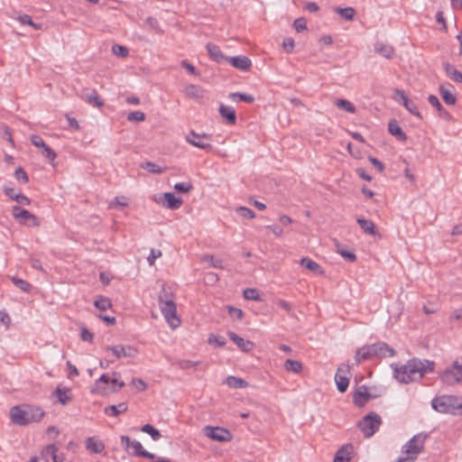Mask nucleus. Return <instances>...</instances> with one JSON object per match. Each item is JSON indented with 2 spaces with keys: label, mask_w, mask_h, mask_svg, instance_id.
<instances>
[{
  "label": "nucleus",
  "mask_w": 462,
  "mask_h": 462,
  "mask_svg": "<svg viewBox=\"0 0 462 462\" xmlns=\"http://www.w3.org/2000/svg\"><path fill=\"white\" fill-rule=\"evenodd\" d=\"M356 222L358 223V225L360 226V227L363 229V231L365 234L371 235V236L377 235V230H376L375 225L374 224V222L372 220H368V219H365L363 217H358L356 219Z\"/></svg>",
  "instance_id": "26"
},
{
  "label": "nucleus",
  "mask_w": 462,
  "mask_h": 462,
  "mask_svg": "<svg viewBox=\"0 0 462 462\" xmlns=\"http://www.w3.org/2000/svg\"><path fill=\"white\" fill-rule=\"evenodd\" d=\"M244 298L249 300L261 301L262 298L258 291L254 288H247L243 292Z\"/></svg>",
  "instance_id": "42"
},
{
  "label": "nucleus",
  "mask_w": 462,
  "mask_h": 462,
  "mask_svg": "<svg viewBox=\"0 0 462 462\" xmlns=\"http://www.w3.org/2000/svg\"><path fill=\"white\" fill-rule=\"evenodd\" d=\"M226 61L241 71H248L252 67L251 60L244 55L228 57Z\"/></svg>",
  "instance_id": "15"
},
{
  "label": "nucleus",
  "mask_w": 462,
  "mask_h": 462,
  "mask_svg": "<svg viewBox=\"0 0 462 462\" xmlns=\"http://www.w3.org/2000/svg\"><path fill=\"white\" fill-rule=\"evenodd\" d=\"M204 433L208 438L220 442L229 441L232 438L230 431L221 427L206 426Z\"/></svg>",
  "instance_id": "13"
},
{
  "label": "nucleus",
  "mask_w": 462,
  "mask_h": 462,
  "mask_svg": "<svg viewBox=\"0 0 462 462\" xmlns=\"http://www.w3.org/2000/svg\"><path fill=\"white\" fill-rule=\"evenodd\" d=\"M300 265L305 267L306 269L315 273H323V270L321 266L309 257H302L300 262Z\"/></svg>",
  "instance_id": "28"
},
{
  "label": "nucleus",
  "mask_w": 462,
  "mask_h": 462,
  "mask_svg": "<svg viewBox=\"0 0 462 462\" xmlns=\"http://www.w3.org/2000/svg\"><path fill=\"white\" fill-rule=\"evenodd\" d=\"M428 101L430 104V106L437 108V110L440 113V115H446V116L448 115V113L443 108L439 99L436 96L430 95L428 97Z\"/></svg>",
  "instance_id": "46"
},
{
  "label": "nucleus",
  "mask_w": 462,
  "mask_h": 462,
  "mask_svg": "<svg viewBox=\"0 0 462 462\" xmlns=\"http://www.w3.org/2000/svg\"><path fill=\"white\" fill-rule=\"evenodd\" d=\"M218 113L228 125H234L236 124V113L233 106L221 104L218 107Z\"/></svg>",
  "instance_id": "17"
},
{
  "label": "nucleus",
  "mask_w": 462,
  "mask_h": 462,
  "mask_svg": "<svg viewBox=\"0 0 462 462\" xmlns=\"http://www.w3.org/2000/svg\"><path fill=\"white\" fill-rule=\"evenodd\" d=\"M226 383L234 389H244L248 386V383L245 380L233 375L226 377Z\"/></svg>",
  "instance_id": "30"
},
{
  "label": "nucleus",
  "mask_w": 462,
  "mask_h": 462,
  "mask_svg": "<svg viewBox=\"0 0 462 462\" xmlns=\"http://www.w3.org/2000/svg\"><path fill=\"white\" fill-rule=\"evenodd\" d=\"M228 97L233 101H244L248 104H251L254 101V97L252 95L246 93L233 92L230 93Z\"/></svg>",
  "instance_id": "36"
},
{
  "label": "nucleus",
  "mask_w": 462,
  "mask_h": 462,
  "mask_svg": "<svg viewBox=\"0 0 462 462\" xmlns=\"http://www.w3.org/2000/svg\"><path fill=\"white\" fill-rule=\"evenodd\" d=\"M388 131L389 133L395 136L397 140L405 142L407 140L406 134L400 127L398 122L396 120H391L388 124Z\"/></svg>",
  "instance_id": "21"
},
{
  "label": "nucleus",
  "mask_w": 462,
  "mask_h": 462,
  "mask_svg": "<svg viewBox=\"0 0 462 462\" xmlns=\"http://www.w3.org/2000/svg\"><path fill=\"white\" fill-rule=\"evenodd\" d=\"M86 448L92 453L99 454L105 449V444L95 437H89L86 440Z\"/></svg>",
  "instance_id": "23"
},
{
  "label": "nucleus",
  "mask_w": 462,
  "mask_h": 462,
  "mask_svg": "<svg viewBox=\"0 0 462 462\" xmlns=\"http://www.w3.org/2000/svg\"><path fill=\"white\" fill-rule=\"evenodd\" d=\"M152 200L165 208L171 210L179 209L183 204L180 197H176L172 192H165L161 195H154Z\"/></svg>",
  "instance_id": "11"
},
{
  "label": "nucleus",
  "mask_w": 462,
  "mask_h": 462,
  "mask_svg": "<svg viewBox=\"0 0 462 462\" xmlns=\"http://www.w3.org/2000/svg\"><path fill=\"white\" fill-rule=\"evenodd\" d=\"M14 177L16 178L17 180H20L23 183H27L29 181V178H28L26 171L21 167H18L14 171Z\"/></svg>",
  "instance_id": "54"
},
{
  "label": "nucleus",
  "mask_w": 462,
  "mask_h": 462,
  "mask_svg": "<svg viewBox=\"0 0 462 462\" xmlns=\"http://www.w3.org/2000/svg\"><path fill=\"white\" fill-rule=\"evenodd\" d=\"M127 411V405L125 402H121L117 405H109L105 408L104 412L107 416L117 417L121 413Z\"/></svg>",
  "instance_id": "27"
},
{
  "label": "nucleus",
  "mask_w": 462,
  "mask_h": 462,
  "mask_svg": "<svg viewBox=\"0 0 462 462\" xmlns=\"http://www.w3.org/2000/svg\"><path fill=\"white\" fill-rule=\"evenodd\" d=\"M393 93V98L396 102L402 104L404 107L408 106L409 102H411V99L408 98L403 90L396 88L394 89Z\"/></svg>",
  "instance_id": "40"
},
{
  "label": "nucleus",
  "mask_w": 462,
  "mask_h": 462,
  "mask_svg": "<svg viewBox=\"0 0 462 462\" xmlns=\"http://www.w3.org/2000/svg\"><path fill=\"white\" fill-rule=\"evenodd\" d=\"M142 168L144 169V170H147L149 172H152V173H162V169L152 162H145L142 164Z\"/></svg>",
  "instance_id": "50"
},
{
  "label": "nucleus",
  "mask_w": 462,
  "mask_h": 462,
  "mask_svg": "<svg viewBox=\"0 0 462 462\" xmlns=\"http://www.w3.org/2000/svg\"><path fill=\"white\" fill-rule=\"evenodd\" d=\"M53 395L57 397L59 402L62 405H66L72 400L70 390L69 388L57 387L53 393Z\"/></svg>",
  "instance_id": "24"
},
{
  "label": "nucleus",
  "mask_w": 462,
  "mask_h": 462,
  "mask_svg": "<svg viewBox=\"0 0 462 462\" xmlns=\"http://www.w3.org/2000/svg\"><path fill=\"white\" fill-rule=\"evenodd\" d=\"M434 362L413 358L404 365L394 368V377L401 383H409L420 379L425 374L433 371Z\"/></svg>",
  "instance_id": "1"
},
{
  "label": "nucleus",
  "mask_w": 462,
  "mask_h": 462,
  "mask_svg": "<svg viewBox=\"0 0 462 462\" xmlns=\"http://www.w3.org/2000/svg\"><path fill=\"white\" fill-rule=\"evenodd\" d=\"M12 420L21 426L40 421L44 416V411L39 406H25L21 408L14 406L10 411Z\"/></svg>",
  "instance_id": "3"
},
{
  "label": "nucleus",
  "mask_w": 462,
  "mask_h": 462,
  "mask_svg": "<svg viewBox=\"0 0 462 462\" xmlns=\"http://www.w3.org/2000/svg\"><path fill=\"white\" fill-rule=\"evenodd\" d=\"M354 447L352 444L342 446L336 453L333 462H349L352 458Z\"/></svg>",
  "instance_id": "18"
},
{
  "label": "nucleus",
  "mask_w": 462,
  "mask_h": 462,
  "mask_svg": "<svg viewBox=\"0 0 462 462\" xmlns=\"http://www.w3.org/2000/svg\"><path fill=\"white\" fill-rule=\"evenodd\" d=\"M42 154L47 158L49 159L51 162H53L56 157H57V154L56 152L50 147L46 144V146L42 149Z\"/></svg>",
  "instance_id": "60"
},
{
  "label": "nucleus",
  "mask_w": 462,
  "mask_h": 462,
  "mask_svg": "<svg viewBox=\"0 0 462 462\" xmlns=\"http://www.w3.org/2000/svg\"><path fill=\"white\" fill-rule=\"evenodd\" d=\"M208 342V344H215L218 346H224L226 345V340L223 337L216 336L214 334L209 335Z\"/></svg>",
  "instance_id": "55"
},
{
  "label": "nucleus",
  "mask_w": 462,
  "mask_h": 462,
  "mask_svg": "<svg viewBox=\"0 0 462 462\" xmlns=\"http://www.w3.org/2000/svg\"><path fill=\"white\" fill-rule=\"evenodd\" d=\"M58 447L56 444H51L45 448L46 455L52 458L53 462H63V456L58 454Z\"/></svg>",
  "instance_id": "35"
},
{
  "label": "nucleus",
  "mask_w": 462,
  "mask_h": 462,
  "mask_svg": "<svg viewBox=\"0 0 462 462\" xmlns=\"http://www.w3.org/2000/svg\"><path fill=\"white\" fill-rule=\"evenodd\" d=\"M338 253L343 258H345L346 261L350 263H353L356 260V255L352 252L342 249L339 250Z\"/></svg>",
  "instance_id": "61"
},
{
  "label": "nucleus",
  "mask_w": 462,
  "mask_h": 462,
  "mask_svg": "<svg viewBox=\"0 0 462 462\" xmlns=\"http://www.w3.org/2000/svg\"><path fill=\"white\" fill-rule=\"evenodd\" d=\"M335 105L339 108L343 109L348 113L355 114L356 106L348 100L338 98L335 100Z\"/></svg>",
  "instance_id": "37"
},
{
  "label": "nucleus",
  "mask_w": 462,
  "mask_h": 462,
  "mask_svg": "<svg viewBox=\"0 0 462 462\" xmlns=\"http://www.w3.org/2000/svg\"><path fill=\"white\" fill-rule=\"evenodd\" d=\"M132 384L140 392H143L147 388V383L140 378L133 379Z\"/></svg>",
  "instance_id": "62"
},
{
  "label": "nucleus",
  "mask_w": 462,
  "mask_h": 462,
  "mask_svg": "<svg viewBox=\"0 0 462 462\" xmlns=\"http://www.w3.org/2000/svg\"><path fill=\"white\" fill-rule=\"evenodd\" d=\"M187 143L191 144L194 147L210 151L212 149V145L210 143L211 135L206 133L198 134L195 131L191 130L185 137Z\"/></svg>",
  "instance_id": "10"
},
{
  "label": "nucleus",
  "mask_w": 462,
  "mask_h": 462,
  "mask_svg": "<svg viewBox=\"0 0 462 462\" xmlns=\"http://www.w3.org/2000/svg\"><path fill=\"white\" fill-rule=\"evenodd\" d=\"M374 51L386 59H392L394 53V49L389 44L376 42L374 45Z\"/></svg>",
  "instance_id": "25"
},
{
  "label": "nucleus",
  "mask_w": 462,
  "mask_h": 462,
  "mask_svg": "<svg viewBox=\"0 0 462 462\" xmlns=\"http://www.w3.org/2000/svg\"><path fill=\"white\" fill-rule=\"evenodd\" d=\"M396 354L395 350L385 342H376L371 345H365L356 351L355 361L357 365L364 361L381 360L383 358L393 357Z\"/></svg>",
  "instance_id": "2"
},
{
  "label": "nucleus",
  "mask_w": 462,
  "mask_h": 462,
  "mask_svg": "<svg viewBox=\"0 0 462 462\" xmlns=\"http://www.w3.org/2000/svg\"><path fill=\"white\" fill-rule=\"evenodd\" d=\"M199 364V361H192L188 359H181L177 362V365L182 370H188L191 368L196 369Z\"/></svg>",
  "instance_id": "44"
},
{
  "label": "nucleus",
  "mask_w": 462,
  "mask_h": 462,
  "mask_svg": "<svg viewBox=\"0 0 462 462\" xmlns=\"http://www.w3.org/2000/svg\"><path fill=\"white\" fill-rule=\"evenodd\" d=\"M381 424V417L374 412H370L358 423V427L365 437L370 438L378 430Z\"/></svg>",
  "instance_id": "9"
},
{
  "label": "nucleus",
  "mask_w": 462,
  "mask_h": 462,
  "mask_svg": "<svg viewBox=\"0 0 462 462\" xmlns=\"http://www.w3.org/2000/svg\"><path fill=\"white\" fill-rule=\"evenodd\" d=\"M159 306L169 325L172 328H178L180 325V319L177 317L176 305L173 300L168 298L164 299V296L160 295Z\"/></svg>",
  "instance_id": "8"
},
{
  "label": "nucleus",
  "mask_w": 462,
  "mask_h": 462,
  "mask_svg": "<svg viewBox=\"0 0 462 462\" xmlns=\"http://www.w3.org/2000/svg\"><path fill=\"white\" fill-rule=\"evenodd\" d=\"M106 351H111L116 358L134 357L137 355V349L132 346L116 345L106 346Z\"/></svg>",
  "instance_id": "14"
},
{
  "label": "nucleus",
  "mask_w": 462,
  "mask_h": 462,
  "mask_svg": "<svg viewBox=\"0 0 462 462\" xmlns=\"http://www.w3.org/2000/svg\"><path fill=\"white\" fill-rule=\"evenodd\" d=\"M17 20L22 23V24H27V25H30L32 26V28H34L35 30H38V29H41V24H37L35 23L32 17L28 14H22V15H19Z\"/></svg>",
  "instance_id": "48"
},
{
  "label": "nucleus",
  "mask_w": 462,
  "mask_h": 462,
  "mask_svg": "<svg viewBox=\"0 0 462 462\" xmlns=\"http://www.w3.org/2000/svg\"><path fill=\"white\" fill-rule=\"evenodd\" d=\"M141 430L143 432H145L147 434H149L151 436V438L153 439V440H159L161 438H162V434L160 432V430H158L157 429H155L152 425L151 424H145L142 427Z\"/></svg>",
  "instance_id": "39"
},
{
  "label": "nucleus",
  "mask_w": 462,
  "mask_h": 462,
  "mask_svg": "<svg viewBox=\"0 0 462 462\" xmlns=\"http://www.w3.org/2000/svg\"><path fill=\"white\" fill-rule=\"evenodd\" d=\"M228 337L244 352H249L253 349L254 343L250 340H245L233 331L227 333Z\"/></svg>",
  "instance_id": "19"
},
{
  "label": "nucleus",
  "mask_w": 462,
  "mask_h": 462,
  "mask_svg": "<svg viewBox=\"0 0 462 462\" xmlns=\"http://www.w3.org/2000/svg\"><path fill=\"white\" fill-rule=\"evenodd\" d=\"M431 407L440 413L462 414V399L456 395H441L431 401Z\"/></svg>",
  "instance_id": "5"
},
{
  "label": "nucleus",
  "mask_w": 462,
  "mask_h": 462,
  "mask_svg": "<svg viewBox=\"0 0 462 462\" xmlns=\"http://www.w3.org/2000/svg\"><path fill=\"white\" fill-rule=\"evenodd\" d=\"M441 382L447 385H454L462 381V357L452 362L439 375Z\"/></svg>",
  "instance_id": "7"
},
{
  "label": "nucleus",
  "mask_w": 462,
  "mask_h": 462,
  "mask_svg": "<svg viewBox=\"0 0 462 462\" xmlns=\"http://www.w3.org/2000/svg\"><path fill=\"white\" fill-rule=\"evenodd\" d=\"M94 305L97 309L100 310H106L112 306L110 300L102 296L98 297L95 300Z\"/></svg>",
  "instance_id": "45"
},
{
  "label": "nucleus",
  "mask_w": 462,
  "mask_h": 462,
  "mask_svg": "<svg viewBox=\"0 0 462 462\" xmlns=\"http://www.w3.org/2000/svg\"><path fill=\"white\" fill-rule=\"evenodd\" d=\"M284 369L287 372L300 374L302 370V364L298 360L287 359L284 362Z\"/></svg>",
  "instance_id": "32"
},
{
  "label": "nucleus",
  "mask_w": 462,
  "mask_h": 462,
  "mask_svg": "<svg viewBox=\"0 0 462 462\" xmlns=\"http://www.w3.org/2000/svg\"><path fill=\"white\" fill-rule=\"evenodd\" d=\"M12 214L13 217L23 225H27L29 226H38L40 225L37 217L33 214L18 206L13 207Z\"/></svg>",
  "instance_id": "12"
},
{
  "label": "nucleus",
  "mask_w": 462,
  "mask_h": 462,
  "mask_svg": "<svg viewBox=\"0 0 462 462\" xmlns=\"http://www.w3.org/2000/svg\"><path fill=\"white\" fill-rule=\"evenodd\" d=\"M12 282L17 288H19L20 290H22L24 292H28L32 289V285L28 282H26L23 279H20L17 277H12Z\"/></svg>",
  "instance_id": "47"
},
{
  "label": "nucleus",
  "mask_w": 462,
  "mask_h": 462,
  "mask_svg": "<svg viewBox=\"0 0 462 462\" xmlns=\"http://www.w3.org/2000/svg\"><path fill=\"white\" fill-rule=\"evenodd\" d=\"M174 189L179 192L188 193L193 189V186L190 182H177Z\"/></svg>",
  "instance_id": "53"
},
{
  "label": "nucleus",
  "mask_w": 462,
  "mask_h": 462,
  "mask_svg": "<svg viewBox=\"0 0 462 462\" xmlns=\"http://www.w3.org/2000/svg\"><path fill=\"white\" fill-rule=\"evenodd\" d=\"M81 98L88 104L96 107L104 106V101L100 98L96 89H92L90 92L81 96Z\"/></svg>",
  "instance_id": "22"
},
{
  "label": "nucleus",
  "mask_w": 462,
  "mask_h": 462,
  "mask_svg": "<svg viewBox=\"0 0 462 462\" xmlns=\"http://www.w3.org/2000/svg\"><path fill=\"white\" fill-rule=\"evenodd\" d=\"M30 139H31V143L35 147L43 149L46 146L45 142L43 141V139L40 135L32 134V135H31Z\"/></svg>",
  "instance_id": "57"
},
{
  "label": "nucleus",
  "mask_w": 462,
  "mask_h": 462,
  "mask_svg": "<svg viewBox=\"0 0 462 462\" xmlns=\"http://www.w3.org/2000/svg\"><path fill=\"white\" fill-rule=\"evenodd\" d=\"M144 119H145V115L142 111H134V112H130L127 115V120L130 122H134V121L142 122Z\"/></svg>",
  "instance_id": "52"
},
{
  "label": "nucleus",
  "mask_w": 462,
  "mask_h": 462,
  "mask_svg": "<svg viewBox=\"0 0 462 462\" xmlns=\"http://www.w3.org/2000/svg\"><path fill=\"white\" fill-rule=\"evenodd\" d=\"M125 386L123 381L117 378H110L107 374H103L98 379L96 380L91 393L98 395H107L110 393H117L121 388Z\"/></svg>",
  "instance_id": "6"
},
{
  "label": "nucleus",
  "mask_w": 462,
  "mask_h": 462,
  "mask_svg": "<svg viewBox=\"0 0 462 462\" xmlns=\"http://www.w3.org/2000/svg\"><path fill=\"white\" fill-rule=\"evenodd\" d=\"M80 338L83 341L90 342L93 339V334L87 328H81Z\"/></svg>",
  "instance_id": "63"
},
{
  "label": "nucleus",
  "mask_w": 462,
  "mask_h": 462,
  "mask_svg": "<svg viewBox=\"0 0 462 462\" xmlns=\"http://www.w3.org/2000/svg\"><path fill=\"white\" fill-rule=\"evenodd\" d=\"M293 26L297 32H301L307 29V22L304 18H298L294 21Z\"/></svg>",
  "instance_id": "59"
},
{
  "label": "nucleus",
  "mask_w": 462,
  "mask_h": 462,
  "mask_svg": "<svg viewBox=\"0 0 462 462\" xmlns=\"http://www.w3.org/2000/svg\"><path fill=\"white\" fill-rule=\"evenodd\" d=\"M207 51L211 60L217 62L226 61L228 57H226L221 51L220 48L217 45L208 43Z\"/></svg>",
  "instance_id": "20"
},
{
  "label": "nucleus",
  "mask_w": 462,
  "mask_h": 462,
  "mask_svg": "<svg viewBox=\"0 0 462 462\" xmlns=\"http://www.w3.org/2000/svg\"><path fill=\"white\" fill-rule=\"evenodd\" d=\"M236 211L242 217H245V218L252 219V218L255 217L254 212L252 209H250L249 208H246V207H238V208H236Z\"/></svg>",
  "instance_id": "49"
},
{
  "label": "nucleus",
  "mask_w": 462,
  "mask_h": 462,
  "mask_svg": "<svg viewBox=\"0 0 462 462\" xmlns=\"http://www.w3.org/2000/svg\"><path fill=\"white\" fill-rule=\"evenodd\" d=\"M375 395H372L367 391V387L365 385H361L356 391L353 396V402L359 407L364 406L370 399L374 398Z\"/></svg>",
  "instance_id": "16"
},
{
  "label": "nucleus",
  "mask_w": 462,
  "mask_h": 462,
  "mask_svg": "<svg viewBox=\"0 0 462 462\" xmlns=\"http://www.w3.org/2000/svg\"><path fill=\"white\" fill-rule=\"evenodd\" d=\"M405 108L413 116H415L416 117L421 119L422 116H421V114L420 113L419 109H418V106L417 105L412 101L411 100V102H409V105L408 106H405Z\"/></svg>",
  "instance_id": "58"
},
{
  "label": "nucleus",
  "mask_w": 462,
  "mask_h": 462,
  "mask_svg": "<svg viewBox=\"0 0 462 462\" xmlns=\"http://www.w3.org/2000/svg\"><path fill=\"white\" fill-rule=\"evenodd\" d=\"M340 371V368L337 369V372ZM335 382L337 384V388L340 393H345L349 384V379L344 375H340L338 373L335 375Z\"/></svg>",
  "instance_id": "34"
},
{
  "label": "nucleus",
  "mask_w": 462,
  "mask_h": 462,
  "mask_svg": "<svg viewBox=\"0 0 462 462\" xmlns=\"http://www.w3.org/2000/svg\"><path fill=\"white\" fill-rule=\"evenodd\" d=\"M336 12L345 20L350 21L354 18L356 11L353 7L337 8Z\"/></svg>",
  "instance_id": "43"
},
{
  "label": "nucleus",
  "mask_w": 462,
  "mask_h": 462,
  "mask_svg": "<svg viewBox=\"0 0 462 462\" xmlns=\"http://www.w3.org/2000/svg\"><path fill=\"white\" fill-rule=\"evenodd\" d=\"M162 256V252L158 249L152 248L147 257L149 265H153L155 260Z\"/></svg>",
  "instance_id": "56"
},
{
  "label": "nucleus",
  "mask_w": 462,
  "mask_h": 462,
  "mask_svg": "<svg viewBox=\"0 0 462 462\" xmlns=\"http://www.w3.org/2000/svg\"><path fill=\"white\" fill-rule=\"evenodd\" d=\"M427 438L428 435L423 432L414 435L402 446V456L395 462H415L424 448Z\"/></svg>",
  "instance_id": "4"
},
{
  "label": "nucleus",
  "mask_w": 462,
  "mask_h": 462,
  "mask_svg": "<svg viewBox=\"0 0 462 462\" xmlns=\"http://www.w3.org/2000/svg\"><path fill=\"white\" fill-rule=\"evenodd\" d=\"M393 93V98L396 102L402 104L404 107L408 106L409 102H411V99L408 98L403 90L396 88L394 89Z\"/></svg>",
  "instance_id": "41"
},
{
  "label": "nucleus",
  "mask_w": 462,
  "mask_h": 462,
  "mask_svg": "<svg viewBox=\"0 0 462 462\" xmlns=\"http://www.w3.org/2000/svg\"><path fill=\"white\" fill-rule=\"evenodd\" d=\"M130 448H133L134 456L143 457L151 459L154 458L155 457L154 454L145 450L143 448L141 442H139L138 440L134 439Z\"/></svg>",
  "instance_id": "29"
},
{
  "label": "nucleus",
  "mask_w": 462,
  "mask_h": 462,
  "mask_svg": "<svg viewBox=\"0 0 462 462\" xmlns=\"http://www.w3.org/2000/svg\"><path fill=\"white\" fill-rule=\"evenodd\" d=\"M112 51L115 55L122 58L126 57L129 53L128 49L126 47L119 44H115L112 47Z\"/></svg>",
  "instance_id": "51"
},
{
  "label": "nucleus",
  "mask_w": 462,
  "mask_h": 462,
  "mask_svg": "<svg viewBox=\"0 0 462 462\" xmlns=\"http://www.w3.org/2000/svg\"><path fill=\"white\" fill-rule=\"evenodd\" d=\"M439 93L447 105H454L456 103V96L448 89L445 88L444 87H440Z\"/></svg>",
  "instance_id": "38"
},
{
  "label": "nucleus",
  "mask_w": 462,
  "mask_h": 462,
  "mask_svg": "<svg viewBox=\"0 0 462 462\" xmlns=\"http://www.w3.org/2000/svg\"><path fill=\"white\" fill-rule=\"evenodd\" d=\"M445 71L453 81L462 83V72L457 70L455 67L448 63L445 65Z\"/></svg>",
  "instance_id": "33"
},
{
  "label": "nucleus",
  "mask_w": 462,
  "mask_h": 462,
  "mask_svg": "<svg viewBox=\"0 0 462 462\" xmlns=\"http://www.w3.org/2000/svg\"><path fill=\"white\" fill-rule=\"evenodd\" d=\"M48 457H49V455H46V452L44 449L39 457H31L29 462H49Z\"/></svg>",
  "instance_id": "64"
},
{
  "label": "nucleus",
  "mask_w": 462,
  "mask_h": 462,
  "mask_svg": "<svg viewBox=\"0 0 462 462\" xmlns=\"http://www.w3.org/2000/svg\"><path fill=\"white\" fill-rule=\"evenodd\" d=\"M184 94L189 97L201 98L203 97L204 91L199 86L189 84L185 87Z\"/></svg>",
  "instance_id": "31"
}]
</instances>
